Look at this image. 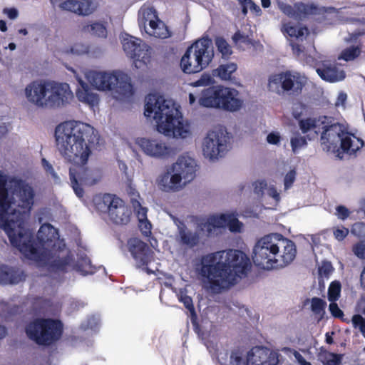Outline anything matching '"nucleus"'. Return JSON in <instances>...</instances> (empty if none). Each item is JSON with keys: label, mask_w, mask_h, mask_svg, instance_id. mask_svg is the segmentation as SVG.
<instances>
[{"label": "nucleus", "mask_w": 365, "mask_h": 365, "mask_svg": "<svg viewBox=\"0 0 365 365\" xmlns=\"http://www.w3.org/2000/svg\"><path fill=\"white\" fill-rule=\"evenodd\" d=\"M54 135L57 150L71 164V187L78 197H83V187L94 185L100 180L93 170L86 167L94 145V128L81 121L67 120L56 127Z\"/></svg>", "instance_id": "f257e3e1"}, {"label": "nucleus", "mask_w": 365, "mask_h": 365, "mask_svg": "<svg viewBox=\"0 0 365 365\" xmlns=\"http://www.w3.org/2000/svg\"><path fill=\"white\" fill-rule=\"evenodd\" d=\"M250 267V259L244 252L229 249L202 255L200 274L208 279L210 290L218 294L234 285L237 277L247 275Z\"/></svg>", "instance_id": "f03ea898"}, {"label": "nucleus", "mask_w": 365, "mask_h": 365, "mask_svg": "<svg viewBox=\"0 0 365 365\" xmlns=\"http://www.w3.org/2000/svg\"><path fill=\"white\" fill-rule=\"evenodd\" d=\"M33 188L21 179L12 178L0 172V227L14 239L10 226L19 222V226L28 217L34 205Z\"/></svg>", "instance_id": "7ed1b4c3"}, {"label": "nucleus", "mask_w": 365, "mask_h": 365, "mask_svg": "<svg viewBox=\"0 0 365 365\" xmlns=\"http://www.w3.org/2000/svg\"><path fill=\"white\" fill-rule=\"evenodd\" d=\"M31 215L19 226V222L10 226L14 234V239L8 235L12 246L16 247L26 258L36 262L46 260L51 252V249L55 247V242L58 239V231L49 223L42 225L36 235L37 242L34 238V234L26 227L27 220Z\"/></svg>", "instance_id": "20e7f679"}, {"label": "nucleus", "mask_w": 365, "mask_h": 365, "mask_svg": "<svg viewBox=\"0 0 365 365\" xmlns=\"http://www.w3.org/2000/svg\"><path fill=\"white\" fill-rule=\"evenodd\" d=\"M294 242L282 235L273 233L260 238L253 248L254 264L264 269H279L289 264L295 258Z\"/></svg>", "instance_id": "39448f33"}, {"label": "nucleus", "mask_w": 365, "mask_h": 365, "mask_svg": "<svg viewBox=\"0 0 365 365\" xmlns=\"http://www.w3.org/2000/svg\"><path fill=\"white\" fill-rule=\"evenodd\" d=\"M145 101L144 114L155 120L158 132L169 137H187L189 125L184 123L182 115L174 102L157 93L148 94Z\"/></svg>", "instance_id": "423d86ee"}, {"label": "nucleus", "mask_w": 365, "mask_h": 365, "mask_svg": "<svg viewBox=\"0 0 365 365\" xmlns=\"http://www.w3.org/2000/svg\"><path fill=\"white\" fill-rule=\"evenodd\" d=\"M239 94V91L235 88L221 85L211 86L202 91L199 103L202 107L233 113L240 110L244 105Z\"/></svg>", "instance_id": "0eeeda50"}, {"label": "nucleus", "mask_w": 365, "mask_h": 365, "mask_svg": "<svg viewBox=\"0 0 365 365\" xmlns=\"http://www.w3.org/2000/svg\"><path fill=\"white\" fill-rule=\"evenodd\" d=\"M228 352H220L217 356L220 365H277L279 354L262 346L253 347L245 359L243 351L237 348Z\"/></svg>", "instance_id": "6e6552de"}, {"label": "nucleus", "mask_w": 365, "mask_h": 365, "mask_svg": "<svg viewBox=\"0 0 365 365\" xmlns=\"http://www.w3.org/2000/svg\"><path fill=\"white\" fill-rule=\"evenodd\" d=\"M88 78L93 87L99 91H112L116 99L123 100L133 95V87L130 78L123 72L109 73L93 71Z\"/></svg>", "instance_id": "1a4fd4ad"}, {"label": "nucleus", "mask_w": 365, "mask_h": 365, "mask_svg": "<svg viewBox=\"0 0 365 365\" xmlns=\"http://www.w3.org/2000/svg\"><path fill=\"white\" fill-rule=\"evenodd\" d=\"M214 58L212 41L206 37L195 41L188 47L180 60V67L185 73L200 72Z\"/></svg>", "instance_id": "9d476101"}, {"label": "nucleus", "mask_w": 365, "mask_h": 365, "mask_svg": "<svg viewBox=\"0 0 365 365\" xmlns=\"http://www.w3.org/2000/svg\"><path fill=\"white\" fill-rule=\"evenodd\" d=\"M25 332L28 338L36 344L48 346L61 339L63 324L56 319L36 318L26 324Z\"/></svg>", "instance_id": "9b49d317"}, {"label": "nucleus", "mask_w": 365, "mask_h": 365, "mask_svg": "<svg viewBox=\"0 0 365 365\" xmlns=\"http://www.w3.org/2000/svg\"><path fill=\"white\" fill-rule=\"evenodd\" d=\"M123 48L126 55L133 61L136 68H143L151 61L152 48L143 43L140 38L126 35L122 41Z\"/></svg>", "instance_id": "f8f14e48"}, {"label": "nucleus", "mask_w": 365, "mask_h": 365, "mask_svg": "<svg viewBox=\"0 0 365 365\" xmlns=\"http://www.w3.org/2000/svg\"><path fill=\"white\" fill-rule=\"evenodd\" d=\"M306 81L300 73L290 71H282L272 74L269 78V86L275 88L281 87L283 92L294 96L299 95Z\"/></svg>", "instance_id": "ddd939ff"}, {"label": "nucleus", "mask_w": 365, "mask_h": 365, "mask_svg": "<svg viewBox=\"0 0 365 365\" xmlns=\"http://www.w3.org/2000/svg\"><path fill=\"white\" fill-rule=\"evenodd\" d=\"M174 174L170 176V185H165L164 190H174L183 179L185 182L192 180L195 176V163L190 158L180 156L173 165Z\"/></svg>", "instance_id": "4468645a"}, {"label": "nucleus", "mask_w": 365, "mask_h": 365, "mask_svg": "<svg viewBox=\"0 0 365 365\" xmlns=\"http://www.w3.org/2000/svg\"><path fill=\"white\" fill-rule=\"evenodd\" d=\"M103 202L107 206L108 217L114 224L123 225L130 222L131 210L120 197L106 193L103 196Z\"/></svg>", "instance_id": "2eb2a0df"}, {"label": "nucleus", "mask_w": 365, "mask_h": 365, "mask_svg": "<svg viewBox=\"0 0 365 365\" xmlns=\"http://www.w3.org/2000/svg\"><path fill=\"white\" fill-rule=\"evenodd\" d=\"M228 136L222 129L210 130L204 138L202 151L210 159L221 157L227 150Z\"/></svg>", "instance_id": "dca6fc26"}, {"label": "nucleus", "mask_w": 365, "mask_h": 365, "mask_svg": "<svg viewBox=\"0 0 365 365\" xmlns=\"http://www.w3.org/2000/svg\"><path fill=\"white\" fill-rule=\"evenodd\" d=\"M49 94L47 97L46 108H55L64 106L73 98V95L69 85L66 83L50 82L48 83Z\"/></svg>", "instance_id": "f3484780"}, {"label": "nucleus", "mask_w": 365, "mask_h": 365, "mask_svg": "<svg viewBox=\"0 0 365 365\" xmlns=\"http://www.w3.org/2000/svg\"><path fill=\"white\" fill-rule=\"evenodd\" d=\"M127 245L138 267H147L153 260V252L148 244L141 240L137 237L130 238L128 240Z\"/></svg>", "instance_id": "a211bd4d"}, {"label": "nucleus", "mask_w": 365, "mask_h": 365, "mask_svg": "<svg viewBox=\"0 0 365 365\" xmlns=\"http://www.w3.org/2000/svg\"><path fill=\"white\" fill-rule=\"evenodd\" d=\"M48 83L49 81L36 80L28 84L24 91L27 101L38 108H46Z\"/></svg>", "instance_id": "6ab92c4d"}, {"label": "nucleus", "mask_w": 365, "mask_h": 365, "mask_svg": "<svg viewBox=\"0 0 365 365\" xmlns=\"http://www.w3.org/2000/svg\"><path fill=\"white\" fill-rule=\"evenodd\" d=\"M137 144L148 155L157 158H168L174 154L173 149L158 139L138 138Z\"/></svg>", "instance_id": "aec40b11"}, {"label": "nucleus", "mask_w": 365, "mask_h": 365, "mask_svg": "<svg viewBox=\"0 0 365 365\" xmlns=\"http://www.w3.org/2000/svg\"><path fill=\"white\" fill-rule=\"evenodd\" d=\"M343 134H345V130L339 123L324 125L320 139L323 150H334Z\"/></svg>", "instance_id": "412c9836"}, {"label": "nucleus", "mask_w": 365, "mask_h": 365, "mask_svg": "<svg viewBox=\"0 0 365 365\" xmlns=\"http://www.w3.org/2000/svg\"><path fill=\"white\" fill-rule=\"evenodd\" d=\"M282 10L287 16L297 20L305 19L309 15L319 14V9L316 5L303 2L295 4L294 6L284 5Z\"/></svg>", "instance_id": "4be33fe9"}, {"label": "nucleus", "mask_w": 365, "mask_h": 365, "mask_svg": "<svg viewBox=\"0 0 365 365\" xmlns=\"http://www.w3.org/2000/svg\"><path fill=\"white\" fill-rule=\"evenodd\" d=\"M62 10L73 12L81 16H88L93 13L96 6L91 0H66L61 3Z\"/></svg>", "instance_id": "5701e85b"}, {"label": "nucleus", "mask_w": 365, "mask_h": 365, "mask_svg": "<svg viewBox=\"0 0 365 365\" xmlns=\"http://www.w3.org/2000/svg\"><path fill=\"white\" fill-rule=\"evenodd\" d=\"M316 71L322 79L334 83L342 81L346 77L343 70L339 69L335 63L323 61L320 66L316 68Z\"/></svg>", "instance_id": "b1692460"}, {"label": "nucleus", "mask_w": 365, "mask_h": 365, "mask_svg": "<svg viewBox=\"0 0 365 365\" xmlns=\"http://www.w3.org/2000/svg\"><path fill=\"white\" fill-rule=\"evenodd\" d=\"M340 148L344 153L356 154L365 145L364 141L345 130L340 139Z\"/></svg>", "instance_id": "393cba45"}, {"label": "nucleus", "mask_w": 365, "mask_h": 365, "mask_svg": "<svg viewBox=\"0 0 365 365\" xmlns=\"http://www.w3.org/2000/svg\"><path fill=\"white\" fill-rule=\"evenodd\" d=\"M237 68V64L234 62L222 63L219 65L215 69L212 70V75L213 77L217 78L222 81L235 83L237 79L235 76V73H236Z\"/></svg>", "instance_id": "a878e982"}, {"label": "nucleus", "mask_w": 365, "mask_h": 365, "mask_svg": "<svg viewBox=\"0 0 365 365\" xmlns=\"http://www.w3.org/2000/svg\"><path fill=\"white\" fill-rule=\"evenodd\" d=\"M24 279L25 275L24 272L6 265H0V284H16Z\"/></svg>", "instance_id": "bb28decb"}, {"label": "nucleus", "mask_w": 365, "mask_h": 365, "mask_svg": "<svg viewBox=\"0 0 365 365\" xmlns=\"http://www.w3.org/2000/svg\"><path fill=\"white\" fill-rule=\"evenodd\" d=\"M225 220L224 215L211 216L206 221L199 223L197 230L206 237H211L217 229L225 227Z\"/></svg>", "instance_id": "cd10ccee"}, {"label": "nucleus", "mask_w": 365, "mask_h": 365, "mask_svg": "<svg viewBox=\"0 0 365 365\" xmlns=\"http://www.w3.org/2000/svg\"><path fill=\"white\" fill-rule=\"evenodd\" d=\"M154 16L155 19L149 21L150 31H146V33L151 36L160 39H165L170 37L172 33L168 26L161 21L155 14H154Z\"/></svg>", "instance_id": "c85d7f7f"}, {"label": "nucleus", "mask_w": 365, "mask_h": 365, "mask_svg": "<svg viewBox=\"0 0 365 365\" xmlns=\"http://www.w3.org/2000/svg\"><path fill=\"white\" fill-rule=\"evenodd\" d=\"M78 83L79 86L76 91L78 99L90 106L97 104L99 101L98 95L94 93L90 86L81 79L78 80Z\"/></svg>", "instance_id": "c756f323"}, {"label": "nucleus", "mask_w": 365, "mask_h": 365, "mask_svg": "<svg viewBox=\"0 0 365 365\" xmlns=\"http://www.w3.org/2000/svg\"><path fill=\"white\" fill-rule=\"evenodd\" d=\"M178 235L180 242L182 245L193 248L200 243V233L188 230L183 223H182V226H178Z\"/></svg>", "instance_id": "7c9ffc66"}, {"label": "nucleus", "mask_w": 365, "mask_h": 365, "mask_svg": "<svg viewBox=\"0 0 365 365\" xmlns=\"http://www.w3.org/2000/svg\"><path fill=\"white\" fill-rule=\"evenodd\" d=\"M215 44L217 51L221 54L222 58L228 60L233 53L232 46L222 36L215 38Z\"/></svg>", "instance_id": "2f4dec72"}, {"label": "nucleus", "mask_w": 365, "mask_h": 365, "mask_svg": "<svg viewBox=\"0 0 365 365\" xmlns=\"http://www.w3.org/2000/svg\"><path fill=\"white\" fill-rule=\"evenodd\" d=\"M319 359L324 365H341L342 355L322 349Z\"/></svg>", "instance_id": "473e14b6"}, {"label": "nucleus", "mask_w": 365, "mask_h": 365, "mask_svg": "<svg viewBox=\"0 0 365 365\" xmlns=\"http://www.w3.org/2000/svg\"><path fill=\"white\" fill-rule=\"evenodd\" d=\"M322 120V124H324L326 123V120L327 119V116L320 117L319 120L314 118H307L304 119H302L299 121V126L302 133H307L309 130L312 129H315L317 127V122L320 120Z\"/></svg>", "instance_id": "72a5a7b5"}, {"label": "nucleus", "mask_w": 365, "mask_h": 365, "mask_svg": "<svg viewBox=\"0 0 365 365\" xmlns=\"http://www.w3.org/2000/svg\"><path fill=\"white\" fill-rule=\"evenodd\" d=\"M327 302L324 299L314 297L311 299V310L315 314L319 316V320L324 318Z\"/></svg>", "instance_id": "f704fd0d"}, {"label": "nucleus", "mask_w": 365, "mask_h": 365, "mask_svg": "<svg viewBox=\"0 0 365 365\" xmlns=\"http://www.w3.org/2000/svg\"><path fill=\"white\" fill-rule=\"evenodd\" d=\"M283 31L290 37L300 38L304 36L305 32H308L307 27H298L289 22L283 25Z\"/></svg>", "instance_id": "c9c22d12"}, {"label": "nucleus", "mask_w": 365, "mask_h": 365, "mask_svg": "<svg viewBox=\"0 0 365 365\" xmlns=\"http://www.w3.org/2000/svg\"><path fill=\"white\" fill-rule=\"evenodd\" d=\"M82 31L91 32L92 34L98 37L106 38L107 36V29L106 26L103 24L98 22L83 26Z\"/></svg>", "instance_id": "e433bc0d"}, {"label": "nucleus", "mask_w": 365, "mask_h": 365, "mask_svg": "<svg viewBox=\"0 0 365 365\" xmlns=\"http://www.w3.org/2000/svg\"><path fill=\"white\" fill-rule=\"evenodd\" d=\"M71 257L69 255L63 257H57L50 263V267L56 272H66L70 264Z\"/></svg>", "instance_id": "4c0bfd02"}, {"label": "nucleus", "mask_w": 365, "mask_h": 365, "mask_svg": "<svg viewBox=\"0 0 365 365\" xmlns=\"http://www.w3.org/2000/svg\"><path fill=\"white\" fill-rule=\"evenodd\" d=\"M361 54V48L359 46H351L344 49L339 59H342L345 61H350L358 58Z\"/></svg>", "instance_id": "58836bf2"}, {"label": "nucleus", "mask_w": 365, "mask_h": 365, "mask_svg": "<svg viewBox=\"0 0 365 365\" xmlns=\"http://www.w3.org/2000/svg\"><path fill=\"white\" fill-rule=\"evenodd\" d=\"M341 284L338 281H333L328 288V300L331 302H336L339 299L341 293Z\"/></svg>", "instance_id": "ea45409f"}, {"label": "nucleus", "mask_w": 365, "mask_h": 365, "mask_svg": "<svg viewBox=\"0 0 365 365\" xmlns=\"http://www.w3.org/2000/svg\"><path fill=\"white\" fill-rule=\"evenodd\" d=\"M222 215L225 217V227L227 226L231 232H239L241 231L242 223L237 218L225 214Z\"/></svg>", "instance_id": "a19ab883"}, {"label": "nucleus", "mask_w": 365, "mask_h": 365, "mask_svg": "<svg viewBox=\"0 0 365 365\" xmlns=\"http://www.w3.org/2000/svg\"><path fill=\"white\" fill-rule=\"evenodd\" d=\"M130 202L134 209V211L136 213L138 221H142V220H145L148 218V209L145 207H143L138 200L132 198L130 200Z\"/></svg>", "instance_id": "79ce46f5"}, {"label": "nucleus", "mask_w": 365, "mask_h": 365, "mask_svg": "<svg viewBox=\"0 0 365 365\" xmlns=\"http://www.w3.org/2000/svg\"><path fill=\"white\" fill-rule=\"evenodd\" d=\"M351 322L354 328H358L365 338V317L360 314H354L351 318Z\"/></svg>", "instance_id": "37998d69"}, {"label": "nucleus", "mask_w": 365, "mask_h": 365, "mask_svg": "<svg viewBox=\"0 0 365 365\" xmlns=\"http://www.w3.org/2000/svg\"><path fill=\"white\" fill-rule=\"evenodd\" d=\"M292 150L294 153H297L300 148L307 145V139L304 136L293 137L290 140Z\"/></svg>", "instance_id": "c03bdc74"}, {"label": "nucleus", "mask_w": 365, "mask_h": 365, "mask_svg": "<svg viewBox=\"0 0 365 365\" xmlns=\"http://www.w3.org/2000/svg\"><path fill=\"white\" fill-rule=\"evenodd\" d=\"M329 309L330 311L331 314L334 317L337 319H341L343 322H345L346 323H349V321L347 319H344V312L339 307L338 304L336 303V302H331L329 306Z\"/></svg>", "instance_id": "a18cd8bd"}, {"label": "nucleus", "mask_w": 365, "mask_h": 365, "mask_svg": "<svg viewBox=\"0 0 365 365\" xmlns=\"http://www.w3.org/2000/svg\"><path fill=\"white\" fill-rule=\"evenodd\" d=\"M334 267L329 261H323L322 265L319 267V274L322 277H329L333 272Z\"/></svg>", "instance_id": "49530a36"}, {"label": "nucleus", "mask_w": 365, "mask_h": 365, "mask_svg": "<svg viewBox=\"0 0 365 365\" xmlns=\"http://www.w3.org/2000/svg\"><path fill=\"white\" fill-rule=\"evenodd\" d=\"M213 82L212 77L210 74L204 73L198 80L192 82L191 85L194 87L207 86L212 84Z\"/></svg>", "instance_id": "de8ad7c7"}, {"label": "nucleus", "mask_w": 365, "mask_h": 365, "mask_svg": "<svg viewBox=\"0 0 365 365\" xmlns=\"http://www.w3.org/2000/svg\"><path fill=\"white\" fill-rule=\"evenodd\" d=\"M181 302L183 303L184 306L186 309L189 310V312L192 314V322L194 323V319H196V313L195 310V307L193 306L192 299L190 297L185 295L181 297Z\"/></svg>", "instance_id": "09e8293b"}, {"label": "nucleus", "mask_w": 365, "mask_h": 365, "mask_svg": "<svg viewBox=\"0 0 365 365\" xmlns=\"http://www.w3.org/2000/svg\"><path fill=\"white\" fill-rule=\"evenodd\" d=\"M232 39L234 43L236 45H237L240 43H243L245 44H249L251 43V40L249 38V36L247 35L242 34L240 31H236L233 34Z\"/></svg>", "instance_id": "8fccbe9b"}, {"label": "nucleus", "mask_w": 365, "mask_h": 365, "mask_svg": "<svg viewBox=\"0 0 365 365\" xmlns=\"http://www.w3.org/2000/svg\"><path fill=\"white\" fill-rule=\"evenodd\" d=\"M352 251L359 259H365V242H359L353 246Z\"/></svg>", "instance_id": "3c124183"}, {"label": "nucleus", "mask_w": 365, "mask_h": 365, "mask_svg": "<svg viewBox=\"0 0 365 365\" xmlns=\"http://www.w3.org/2000/svg\"><path fill=\"white\" fill-rule=\"evenodd\" d=\"M139 227L143 235L146 237L150 235L152 225L148 218L145 220H142V221H139Z\"/></svg>", "instance_id": "603ef678"}, {"label": "nucleus", "mask_w": 365, "mask_h": 365, "mask_svg": "<svg viewBox=\"0 0 365 365\" xmlns=\"http://www.w3.org/2000/svg\"><path fill=\"white\" fill-rule=\"evenodd\" d=\"M334 236L338 241L344 240L349 234V229L344 227H336L333 231Z\"/></svg>", "instance_id": "864d4df0"}, {"label": "nucleus", "mask_w": 365, "mask_h": 365, "mask_svg": "<svg viewBox=\"0 0 365 365\" xmlns=\"http://www.w3.org/2000/svg\"><path fill=\"white\" fill-rule=\"evenodd\" d=\"M296 172L294 170H290L288 172L284 180V188L289 189L291 187L295 180Z\"/></svg>", "instance_id": "5fc2aeb1"}, {"label": "nucleus", "mask_w": 365, "mask_h": 365, "mask_svg": "<svg viewBox=\"0 0 365 365\" xmlns=\"http://www.w3.org/2000/svg\"><path fill=\"white\" fill-rule=\"evenodd\" d=\"M254 186V192L257 195H262L264 192V190L267 187V184L266 180H257L253 183Z\"/></svg>", "instance_id": "6e6d98bb"}, {"label": "nucleus", "mask_w": 365, "mask_h": 365, "mask_svg": "<svg viewBox=\"0 0 365 365\" xmlns=\"http://www.w3.org/2000/svg\"><path fill=\"white\" fill-rule=\"evenodd\" d=\"M336 215L338 218L344 220L349 217L350 212L349 210L344 205H339L336 208Z\"/></svg>", "instance_id": "4d7b16f0"}, {"label": "nucleus", "mask_w": 365, "mask_h": 365, "mask_svg": "<svg viewBox=\"0 0 365 365\" xmlns=\"http://www.w3.org/2000/svg\"><path fill=\"white\" fill-rule=\"evenodd\" d=\"M267 140L269 144L277 145L280 141V135L277 133H270L267 135Z\"/></svg>", "instance_id": "13d9d810"}, {"label": "nucleus", "mask_w": 365, "mask_h": 365, "mask_svg": "<svg viewBox=\"0 0 365 365\" xmlns=\"http://www.w3.org/2000/svg\"><path fill=\"white\" fill-rule=\"evenodd\" d=\"M364 34L365 31H361L359 30L354 31L353 33L349 34V37L346 38V41L349 43L356 42L358 38Z\"/></svg>", "instance_id": "bf43d9fd"}, {"label": "nucleus", "mask_w": 365, "mask_h": 365, "mask_svg": "<svg viewBox=\"0 0 365 365\" xmlns=\"http://www.w3.org/2000/svg\"><path fill=\"white\" fill-rule=\"evenodd\" d=\"M267 195L272 197L276 202H279L280 200L279 193L274 186H270L267 188Z\"/></svg>", "instance_id": "052dcab7"}, {"label": "nucleus", "mask_w": 365, "mask_h": 365, "mask_svg": "<svg viewBox=\"0 0 365 365\" xmlns=\"http://www.w3.org/2000/svg\"><path fill=\"white\" fill-rule=\"evenodd\" d=\"M41 164L46 172L51 173L53 176L56 175V173L54 172L52 165L48 161H47L45 158H43L41 160Z\"/></svg>", "instance_id": "680f3d73"}, {"label": "nucleus", "mask_w": 365, "mask_h": 365, "mask_svg": "<svg viewBox=\"0 0 365 365\" xmlns=\"http://www.w3.org/2000/svg\"><path fill=\"white\" fill-rule=\"evenodd\" d=\"M360 287L363 290H365V265L364 266L359 277Z\"/></svg>", "instance_id": "e2e57ef3"}, {"label": "nucleus", "mask_w": 365, "mask_h": 365, "mask_svg": "<svg viewBox=\"0 0 365 365\" xmlns=\"http://www.w3.org/2000/svg\"><path fill=\"white\" fill-rule=\"evenodd\" d=\"M6 14L10 19H14L18 16V11L14 8L7 9Z\"/></svg>", "instance_id": "0e129e2a"}, {"label": "nucleus", "mask_w": 365, "mask_h": 365, "mask_svg": "<svg viewBox=\"0 0 365 365\" xmlns=\"http://www.w3.org/2000/svg\"><path fill=\"white\" fill-rule=\"evenodd\" d=\"M347 98V96L345 93H340L338 98L337 101L336 103V106H339V104H344Z\"/></svg>", "instance_id": "69168bd1"}, {"label": "nucleus", "mask_w": 365, "mask_h": 365, "mask_svg": "<svg viewBox=\"0 0 365 365\" xmlns=\"http://www.w3.org/2000/svg\"><path fill=\"white\" fill-rule=\"evenodd\" d=\"M247 4H250V9L251 10H253V11H256L257 13H259L261 11L259 6H257V4H255L252 1H251V0L248 1Z\"/></svg>", "instance_id": "338daca9"}, {"label": "nucleus", "mask_w": 365, "mask_h": 365, "mask_svg": "<svg viewBox=\"0 0 365 365\" xmlns=\"http://www.w3.org/2000/svg\"><path fill=\"white\" fill-rule=\"evenodd\" d=\"M334 333L332 331L331 333L329 332H327L326 334H325V341L326 343L329 344H331L334 343V339L332 337V335L334 334Z\"/></svg>", "instance_id": "774afa93"}]
</instances>
